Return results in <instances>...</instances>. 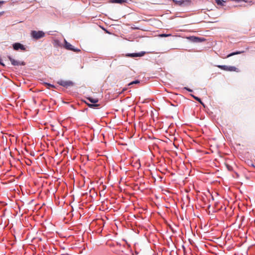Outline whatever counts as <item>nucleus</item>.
I'll list each match as a JSON object with an SVG mask.
<instances>
[{
	"label": "nucleus",
	"mask_w": 255,
	"mask_h": 255,
	"mask_svg": "<svg viewBox=\"0 0 255 255\" xmlns=\"http://www.w3.org/2000/svg\"><path fill=\"white\" fill-rule=\"evenodd\" d=\"M32 37L35 39H38L45 36V33L42 31L33 30L31 32Z\"/></svg>",
	"instance_id": "f257e3e1"
},
{
	"label": "nucleus",
	"mask_w": 255,
	"mask_h": 255,
	"mask_svg": "<svg viewBox=\"0 0 255 255\" xmlns=\"http://www.w3.org/2000/svg\"><path fill=\"white\" fill-rule=\"evenodd\" d=\"M64 47L69 50H71L74 52H79L80 50L78 48H75L73 45L68 42L66 40H64Z\"/></svg>",
	"instance_id": "f03ea898"
},
{
	"label": "nucleus",
	"mask_w": 255,
	"mask_h": 255,
	"mask_svg": "<svg viewBox=\"0 0 255 255\" xmlns=\"http://www.w3.org/2000/svg\"><path fill=\"white\" fill-rule=\"evenodd\" d=\"M57 83L63 87L67 88L68 87H71L74 85V83L71 81H65V80H60Z\"/></svg>",
	"instance_id": "7ed1b4c3"
},
{
	"label": "nucleus",
	"mask_w": 255,
	"mask_h": 255,
	"mask_svg": "<svg viewBox=\"0 0 255 255\" xmlns=\"http://www.w3.org/2000/svg\"><path fill=\"white\" fill-rule=\"evenodd\" d=\"M13 48L14 50H21V51H25L26 48L24 45H22L20 43H15L12 45Z\"/></svg>",
	"instance_id": "20e7f679"
},
{
	"label": "nucleus",
	"mask_w": 255,
	"mask_h": 255,
	"mask_svg": "<svg viewBox=\"0 0 255 255\" xmlns=\"http://www.w3.org/2000/svg\"><path fill=\"white\" fill-rule=\"evenodd\" d=\"M172 0L176 5H178L180 6H183L189 5L190 2V0Z\"/></svg>",
	"instance_id": "39448f33"
},
{
	"label": "nucleus",
	"mask_w": 255,
	"mask_h": 255,
	"mask_svg": "<svg viewBox=\"0 0 255 255\" xmlns=\"http://www.w3.org/2000/svg\"><path fill=\"white\" fill-rule=\"evenodd\" d=\"M218 67L222 70L226 71H235L236 68L234 66H230L227 65H218Z\"/></svg>",
	"instance_id": "423d86ee"
},
{
	"label": "nucleus",
	"mask_w": 255,
	"mask_h": 255,
	"mask_svg": "<svg viewBox=\"0 0 255 255\" xmlns=\"http://www.w3.org/2000/svg\"><path fill=\"white\" fill-rule=\"evenodd\" d=\"M144 52H140L139 53H133L130 54H128L126 55L127 56L130 57H141L144 55Z\"/></svg>",
	"instance_id": "0eeeda50"
},
{
	"label": "nucleus",
	"mask_w": 255,
	"mask_h": 255,
	"mask_svg": "<svg viewBox=\"0 0 255 255\" xmlns=\"http://www.w3.org/2000/svg\"><path fill=\"white\" fill-rule=\"evenodd\" d=\"M87 100L89 102H91V103H97L98 102V99L96 98H93L92 97H88L87 98Z\"/></svg>",
	"instance_id": "6e6552de"
},
{
	"label": "nucleus",
	"mask_w": 255,
	"mask_h": 255,
	"mask_svg": "<svg viewBox=\"0 0 255 255\" xmlns=\"http://www.w3.org/2000/svg\"><path fill=\"white\" fill-rule=\"evenodd\" d=\"M85 103L89 107L91 108H95L96 107H98L99 106V105L97 104L96 103L89 104V103H88L87 102H85Z\"/></svg>",
	"instance_id": "1a4fd4ad"
},
{
	"label": "nucleus",
	"mask_w": 255,
	"mask_h": 255,
	"mask_svg": "<svg viewBox=\"0 0 255 255\" xmlns=\"http://www.w3.org/2000/svg\"><path fill=\"white\" fill-rule=\"evenodd\" d=\"M85 103L89 107L91 108H95L96 107H98L99 106V105L97 104L96 103L89 104V103H88L87 102H85Z\"/></svg>",
	"instance_id": "9d476101"
},
{
	"label": "nucleus",
	"mask_w": 255,
	"mask_h": 255,
	"mask_svg": "<svg viewBox=\"0 0 255 255\" xmlns=\"http://www.w3.org/2000/svg\"><path fill=\"white\" fill-rule=\"evenodd\" d=\"M216 2L218 5L224 6L226 3V1L224 0H215Z\"/></svg>",
	"instance_id": "9b49d317"
},
{
	"label": "nucleus",
	"mask_w": 255,
	"mask_h": 255,
	"mask_svg": "<svg viewBox=\"0 0 255 255\" xmlns=\"http://www.w3.org/2000/svg\"><path fill=\"white\" fill-rule=\"evenodd\" d=\"M127 0H111V2L112 3H123L124 2H126Z\"/></svg>",
	"instance_id": "f8f14e48"
},
{
	"label": "nucleus",
	"mask_w": 255,
	"mask_h": 255,
	"mask_svg": "<svg viewBox=\"0 0 255 255\" xmlns=\"http://www.w3.org/2000/svg\"><path fill=\"white\" fill-rule=\"evenodd\" d=\"M191 95L192 97H193L194 98V99H195L196 101H198L202 105H204V104L202 103V102L201 101V99L200 98H199L193 95Z\"/></svg>",
	"instance_id": "ddd939ff"
},
{
	"label": "nucleus",
	"mask_w": 255,
	"mask_h": 255,
	"mask_svg": "<svg viewBox=\"0 0 255 255\" xmlns=\"http://www.w3.org/2000/svg\"><path fill=\"white\" fill-rule=\"evenodd\" d=\"M243 52H240V51H237V52H233V53H230L228 55V56H227V57H229L231 56H233V55H234L235 54H240V53H242Z\"/></svg>",
	"instance_id": "4468645a"
},
{
	"label": "nucleus",
	"mask_w": 255,
	"mask_h": 255,
	"mask_svg": "<svg viewBox=\"0 0 255 255\" xmlns=\"http://www.w3.org/2000/svg\"><path fill=\"white\" fill-rule=\"evenodd\" d=\"M139 82H139V81H138V80H135V81H132V82H131L129 83L128 84V86H130V85H133V84H138V83H139Z\"/></svg>",
	"instance_id": "2eb2a0df"
},
{
	"label": "nucleus",
	"mask_w": 255,
	"mask_h": 255,
	"mask_svg": "<svg viewBox=\"0 0 255 255\" xmlns=\"http://www.w3.org/2000/svg\"><path fill=\"white\" fill-rule=\"evenodd\" d=\"M169 35H170V34H163L160 35V36H161V37H166V36H169Z\"/></svg>",
	"instance_id": "dca6fc26"
},
{
	"label": "nucleus",
	"mask_w": 255,
	"mask_h": 255,
	"mask_svg": "<svg viewBox=\"0 0 255 255\" xmlns=\"http://www.w3.org/2000/svg\"><path fill=\"white\" fill-rule=\"evenodd\" d=\"M46 85H47V86H48V88H49L50 87H53L54 86L50 84H48L47 83H45Z\"/></svg>",
	"instance_id": "f3484780"
},
{
	"label": "nucleus",
	"mask_w": 255,
	"mask_h": 255,
	"mask_svg": "<svg viewBox=\"0 0 255 255\" xmlns=\"http://www.w3.org/2000/svg\"><path fill=\"white\" fill-rule=\"evenodd\" d=\"M185 89H186V90H187L189 92H192V90L188 88H187V87H185Z\"/></svg>",
	"instance_id": "a211bd4d"
},
{
	"label": "nucleus",
	"mask_w": 255,
	"mask_h": 255,
	"mask_svg": "<svg viewBox=\"0 0 255 255\" xmlns=\"http://www.w3.org/2000/svg\"><path fill=\"white\" fill-rule=\"evenodd\" d=\"M4 3V1H0V3Z\"/></svg>",
	"instance_id": "6ab92c4d"
},
{
	"label": "nucleus",
	"mask_w": 255,
	"mask_h": 255,
	"mask_svg": "<svg viewBox=\"0 0 255 255\" xmlns=\"http://www.w3.org/2000/svg\"><path fill=\"white\" fill-rule=\"evenodd\" d=\"M3 13V12H0V16Z\"/></svg>",
	"instance_id": "aec40b11"
},
{
	"label": "nucleus",
	"mask_w": 255,
	"mask_h": 255,
	"mask_svg": "<svg viewBox=\"0 0 255 255\" xmlns=\"http://www.w3.org/2000/svg\"><path fill=\"white\" fill-rule=\"evenodd\" d=\"M126 90V89H123V92L125 91Z\"/></svg>",
	"instance_id": "412c9836"
},
{
	"label": "nucleus",
	"mask_w": 255,
	"mask_h": 255,
	"mask_svg": "<svg viewBox=\"0 0 255 255\" xmlns=\"http://www.w3.org/2000/svg\"><path fill=\"white\" fill-rule=\"evenodd\" d=\"M249 2H250V4H251V3H252V1H249Z\"/></svg>",
	"instance_id": "4be33fe9"
},
{
	"label": "nucleus",
	"mask_w": 255,
	"mask_h": 255,
	"mask_svg": "<svg viewBox=\"0 0 255 255\" xmlns=\"http://www.w3.org/2000/svg\"><path fill=\"white\" fill-rule=\"evenodd\" d=\"M0 64H3V63H1V62H0Z\"/></svg>",
	"instance_id": "5701e85b"
}]
</instances>
